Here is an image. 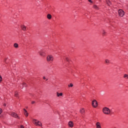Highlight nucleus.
Returning a JSON list of instances; mask_svg holds the SVG:
<instances>
[{
  "instance_id": "c85d7f7f",
  "label": "nucleus",
  "mask_w": 128,
  "mask_h": 128,
  "mask_svg": "<svg viewBox=\"0 0 128 128\" xmlns=\"http://www.w3.org/2000/svg\"><path fill=\"white\" fill-rule=\"evenodd\" d=\"M108 6H110V4H111L110 2H109V3H108Z\"/></svg>"
},
{
  "instance_id": "bb28decb",
  "label": "nucleus",
  "mask_w": 128,
  "mask_h": 128,
  "mask_svg": "<svg viewBox=\"0 0 128 128\" xmlns=\"http://www.w3.org/2000/svg\"><path fill=\"white\" fill-rule=\"evenodd\" d=\"M65 58L67 62H68V58L66 57Z\"/></svg>"
},
{
  "instance_id": "9b49d317",
  "label": "nucleus",
  "mask_w": 128,
  "mask_h": 128,
  "mask_svg": "<svg viewBox=\"0 0 128 128\" xmlns=\"http://www.w3.org/2000/svg\"><path fill=\"white\" fill-rule=\"evenodd\" d=\"M93 8H95V10H99L100 9L98 6L96 5H94Z\"/></svg>"
},
{
  "instance_id": "f257e3e1",
  "label": "nucleus",
  "mask_w": 128,
  "mask_h": 128,
  "mask_svg": "<svg viewBox=\"0 0 128 128\" xmlns=\"http://www.w3.org/2000/svg\"><path fill=\"white\" fill-rule=\"evenodd\" d=\"M102 112L104 114H110V110L108 108H103Z\"/></svg>"
},
{
  "instance_id": "f8f14e48",
  "label": "nucleus",
  "mask_w": 128,
  "mask_h": 128,
  "mask_svg": "<svg viewBox=\"0 0 128 128\" xmlns=\"http://www.w3.org/2000/svg\"><path fill=\"white\" fill-rule=\"evenodd\" d=\"M56 94L57 96H62V93H58V92H57Z\"/></svg>"
},
{
  "instance_id": "f03ea898",
  "label": "nucleus",
  "mask_w": 128,
  "mask_h": 128,
  "mask_svg": "<svg viewBox=\"0 0 128 128\" xmlns=\"http://www.w3.org/2000/svg\"><path fill=\"white\" fill-rule=\"evenodd\" d=\"M33 122L36 126H42V122L36 120H35V119L34 120Z\"/></svg>"
},
{
  "instance_id": "2eb2a0df",
  "label": "nucleus",
  "mask_w": 128,
  "mask_h": 128,
  "mask_svg": "<svg viewBox=\"0 0 128 128\" xmlns=\"http://www.w3.org/2000/svg\"><path fill=\"white\" fill-rule=\"evenodd\" d=\"M14 48H18V44H16V43H15L14 44Z\"/></svg>"
},
{
  "instance_id": "4468645a",
  "label": "nucleus",
  "mask_w": 128,
  "mask_h": 128,
  "mask_svg": "<svg viewBox=\"0 0 128 128\" xmlns=\"http://www.w3.org/2000/svg\"><path fill=\"white\" fill-rule=\"evenodd\" d=\"M21 28H22V30H26V26H21Z\"/></svg>"
},
{
  "instance_id": "393cba45",
  "label": "nucleus",
  "mask_w": 128,
  "mask_h": 128,
  "mask_svg": "<svg viewBox=\"0 0 128 128\" xmlns=\"http://www.w3.org/2000/svg\"><path fill=\"white\" fill-rule=\"evenodd\" d=\"M2 108H0V114H2Z\"/></svg>"
},
{
  "instance_id": "6ab92c4d",
  "label": "nucleus",
  "mask_w": 128,
  "mask_h": 128,
  "mask_svg": "<svg viewBox=\"0 0 128 128\" xmlns=\"http://www.w3.org/2000/svg\"><path fill=\"white\" fill-rule=\"evenodd\" d=\"M102 34L103 36H105L106 34V31H104V30H103Z\"/></svg>"
},
{
  "instance_id": "20e7f679",
  "label": "nucleus",
  "mask_w": 128,
  "mask_h": 128,
  "mask_svg": "<svg viewBox=\"0 0 128 128\" xmlns=\"http://www.w3.org/2000/svg\"><path fill=\"white\" fill-rule=\"evenodd\" d=\"M118 14L120 16H124V10H119L118 11Z\"/></svg>"
},
{
  "instance_id": "5701e85b",
  "label": "nucleus",
  "mask_w": 128,
  "mask_h": 128,
  "mask_svg": "<svg viewBox=\"0 0 128 128\" xmlns=\"http://www.w3.org/2000/svg\"><path fill=\"white\" fill-rule=\"evenodd\" d=\"M18 92H16L15 93V96H18Z\"/></svg>"
},
{
  "instance_id": "6e6552de",
  "label": "nucleus",
  "mask_w": 128,
  "mask_h": 128,
  "mask_svg": "<svg viewBox=\"0 0 128 128\" xmlns=\"http://www.w3.org/2000/svg\"><path fill=\"white\" fill-rule=\"evenodd\" d=\"M96 128H102V126H100V122H96Z\"/></svg>"
},
{
  "instance_id": "423d86ee",
  "label": "nucleus",
  "mask_w": 128,
  "mask_h": 128,
  "mask_svg": "<svg viewBox=\"0 0 128 128\" xmlns=\"http://www.w3.org/2000/svg\"><path fill=\"white\" fill-rule=\"evenodd\" d=\"M92 106L94 108H96L98 106V102L96 100H94L92 102Z\"/></svg>"
},
{
  "instance_id": "39448f33",
  "label": "nucleus",
  "mask_w": 128,
  "mask_h": 128,
  "mask_svg": "<svg viewBox=\"0 0 128 128\" xmlns=\"http://www.w3.org/2000/svg\"><path fill=\"white\" fill-rule=\"evenodd\" d=\"M39 54H40L42 56H46V52L44 50H42L38 52Z\"/></svg>"
},
{
  "instance_id": "cd10ccee",
  "label": "nucleus",
  "mask_w": 128,
  "mask_h": 128,
  "mask_svg": "<svg viewBox=\"0 0 128 128\" xmlns=\"http://www.w3.org/2000/svg\"><path fill=\"white\" fill-rule=\"evenodd\" d=\"M32 104H36V102L33 101V102H32Z\"/></svg>"
},
{
  "instance_id": "dca6fc26",
  "label": "nucleus",
  "mask_w": 128,
  "mask_h": 128,
  "mask_svg": "<svg viewBox=\"0 0 128 128\" xmlns=\"http://www.w3.org/2000/svg\"><path fill=\"white\" fill-rule=\"evenodd\" d=\"M107 64H110V60L106 59L105 60Z\"/></svg>"
},
{
  "instance_id": "a211bd4d",
  "label": "nucleus",
  "mask_w": 128,
  "mask_h": 128,
  "mask_svg": "<svg viewBox=\"0 0 128 128\" xmlns=\"http://www.w3.org/2000/svg\"><path fill=\"white\" fill-rule=\"evenodd\" d=\"M80 112L81 114H83L84 112V108H82V110H80Z\"/></svg>"
},
{
  "instance_id": "f3484780",
  "label": "nucleus",
  "mask_w": 128,
  "mask_h": 128,
  "mask_svg": "<svg viewBox=\"0 0 128 128\" xmlns=\"http://www.w3.org/2000/svg\"><path fill=\"white\" fill-rule=\"evenodd\" d=\"M68 88H72L74 86V84H70L68 85Z\"/></svg>"
},
{
  "instance_id": "b1692460",
  "label": "nucleus",
  "mask_w": 128,
  "mask_h": 128,
  "mask_svg": "<svg viewBox=\"0 0 128 128\" xmlns=\"http://www.w3.org/2000/svg\"><path fill=\"white\" fill-rule=\"evenodd\" d=\"M88 2H90L91 4H92V0H88Z\"/></svg>"
},
{
  "instance_id": "0eeeda50",
  "label": "nucleus",
  "mask_w": 128,
  "mask_h": 128,
  "mask_svg": "<svg viewBox=\"0 0 128 128\" xmlns=\"http://www.w3.org/2000/svg\"><path fill=\"white\" fill-rule=\"evenodd\" d=\"M10 115L13 116V118H20V117H18V114H16L15 112H11Z\"/></svg>"
},
{
  "instance_id": "4be33fe9",
  "label": "nucleus",
  "mask_w": 128,
  "mask_h": 128,
  "mask_svg": "<svg viewBox=\"0 0 128 128\" xmlns=\"http://www.w3.org/2000/svg\"><path fill=\"white\" fill-rule=\"evenodd\" d=\"M2 76H0V82H2Z\"/></svg>"
},
{
  "instance_id": "412c9836",
  "label": "nucleus",
  "mask_w": 128,
  "mask_h": 128,
  "mask_svg": "<svg viewBox=\"0 0 128 128\" xmlns=\"http://www.w3.org/2000/svg\"><path fill=\"white\" fill-rule=\"evenodd\" d=\"M124 78H128V75L126 74H125L124 75Z\"/></svg>"
},
{
  "instance_id": "aec40b11",
  "label": "nucleus",
  "mask_w": 128,
  "mask_h": 128,
  "mask_svg": "<svg viewBox=\"0 0 128 128\" xmlns=\"http://www.w3.org/2000/svg\"><path fill=\"white\" fill-rule=\"evenodd\" d=\"M24 114H25L26 116H28V112H26L24 113Z\"/></svg>"
},
{
  "instance_id": "2f4dec72",
  "label": "nucleus",
  "mask_w": 128,
  "mask_h": 128,
  "mask_svg": "<svg viewBox=\"0 0 128 128\" xmlns=\"http://www.w3.org/2000/svg\"><path fill=\"white\" fill-rule=\"evenodd\" d=\"M48 80V79H46V80Z\"/></svg>"
},
{
  "instance_id": "c756f323",
  "label": "nucleus",
  "mask_w": 128,
  "mask_h": 128,
  "mask_svg": "<svg viewBox=\"0 0 128 128\" xmlns=\"http://www.w3.org/2000/svg\"><path fill=\"white\" fill-rule=\"evenodd\" d=\"M43 80H46V77L45 76L43 77Z\"/></svg>"
},
{
  "instance_id": "a878e982",
  "label": "nucleus",
  "mask_w": 128,
  "mask_h": 128,
  "mask_svg": "<svg viewBox=\"0 0 128 128\" xmlns=\"http://www.w3.org/2000/svg\"><path fill=\"white\" fill-rule=\"evenodd\" d=\"M24 113L28 112V111H26V109H24Z\"/></svg>"
},
{
  "instance_id": "ddd939ff",
  "label": "nucleus",
  "mask_w": 128,
  "mask_h": 128,
  "mask_svg": "<svg viewBox=\"0 0 128 128\" xmlns=\"http://www.w3.org/2000/svg\"><path fill=\"white\" fill-rule=\"evenodd\" d=\"M47 18L48 20H50V18H52V15H50V14H48L47 15Z\"/></svg>"
},
{
  "instance_id": "7c9ffc66",
  "label": "nucleus",
  "mask_w": 128,
  "mask_h": 128,
  "mask_svg": "<svg viewBox=\"0 0 128 128\" xmlns=\"http://www.w3.org/2000/svg\"><path fill=\"white\" fill-rule=\"evenodd\" d=\"M4 106H6V104H4Z\"/></svg>"
},
{
  "instance_id": "7ed1b4c3",
  "label": "nucleus",
  "mask_w": 128,
  "mask_h": 128,
  "mask_svg": "<svg viewBox=\"0 0 128 128\" xmlns=\"http://www.w3.org/2000/svg\"><path fill=\"white\" fill-rule=\"evenodd\" d=\"M47 62H52L54 60V56L52 55H49L46 58Z\"/></svg>"
},
{
  "instance_id": "9d476101",
  "label": "nucleus",
  "mask_w": 128,
  "mask_h": 128,
  "mask_svg": "<svg viewBox=\"0 0 128 128\" xmlns=\"http://www.w3.org/2000/svg\"><path fill=\"white\" fill-rule=\"evenodd\" d=\"M24 86H26V83H24L20 85V88H24Z\"/></svg>"
},
{
  "instance_id": "1a4fd4ad",
  "label": "nucleus",
  "mask_w": 128,
  "mask_h": 128,
  "mask_svg": "<svg viewBox=\"0 0 128 128\" xmlns=\"http://www.w3.org/2000/svg\"><path fill=\"white\" fill-rule=\"evenodd\" d=\"M68 126L70 128H72V126H74V123H72V122H68Z\"/></svg>"
}]
</instances>
